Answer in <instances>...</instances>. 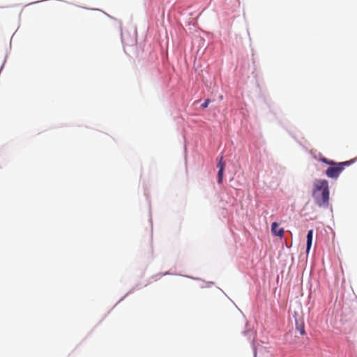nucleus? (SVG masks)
Segmentation results:
<instances>
[{"mask_svg":"<svg viewBox=\"0 0 357 357\" xmlns=\"http://www.w3.org/2000/svg\"><path fill=\"white\" fill-rule=\"evenodd\" d=\"M312 195L319 207L328 208L330 200L328 181L326 179H315Z\"/></svg>","mask_w":357,"mask_h":357,"instance_id":"1","label":"nucleus"},{"mask_svg":"<svg viewBox=\"0 0 357 357\" xmlns=\"http://www.w3.org/2000/svg\"><path fill=\"white\" fill-rule=\"evenodd\" d=\"M354 162L353 160L342 162H335V165H331L326 171V175L327 177L331 178L336 179L339 177L340 174L344 169V167L350 165Z\"/></svg>","mask_w":357,"mask_h":357,"instance_id":"2","label":"nucleus"},{"mask_svg":"<svg viewBox=\"0 0 357 357\" xmlns=\"http://www.w3.org/2000/svg\"><path fill=\"white\" fill-rule=\"evenodd\" d=\"M271 231L273 234L275 236H278L280 238H282L284 235V229L279 228L278 224L276 222H274L271 225Z\"/></svg>","mask_w":357,"mask_h":357,"instance_id":"3","label":"nucleus"},{"mask_svg":"<svg viewBox=\"0 0 357 357\" xmlns=\"http://www.w3.org/2000/svg\"><path fill=\"white\" fill-rule=\"evenodd\" d=\"M312 236H313V230L310 229L308 231V233L307 234V248H306V252L307 253L309 252L312 243Z\"/></svg>","mask_w":357,"mask_h":357,"instance_id":"4","label":"nucleus"},{"mask_svg":"<svg viewBox=\"0 0 357 357\" xmlns=\"http://www.w3.org/2000/svg\"><path fill=\"white\" fill-rule=\"evenodd\" d=\"M225 167V162L223 160V158L220 157L218 162L217 167L219 169V170L224 171Z\"/></svg>","mask_w":357,"mask_h":357,"instance_id":"5","label":"nucleus"},{"mask_svg":"<svg viewBox=\"0 0 357 357\" xmlns=\"http://www.w3.org/2000/svg\"><path fill=\"white\" fill-rule=\"evenodd\" d=\"M319 160L323 162L325 164H327V165H330V166L332 165H335V161L328 160V159H327L326 158H320Z\"/></svg>","mask_w":357,"mask_h":357,"instance_id":"6","label":"nucleus"},{"mask_svg":"<svg viewBox=\"0 0 357 357\" xmlns=\"http://www.w3.org/2000/svg\"><path fill=\"white\" fill-rule=\"evenodd\" d=\"M224 171L219 170L218 173V182L220 184L222 182Z\"/></svg>","mask_w":357,"mask_h":357,"instance_id":"7","label":"nucleus"},{"mask_svg":"<svg viewBox=\"0 0 357 357\" xmlns=\"http://www.w3.org/2000/svg\"><path fill=\"white\" fill-rule=\"evenodd\" d=\"M210 102H211V100L210 99H206L204 101V102L202 104V105H201L202 108H203V109L206 108L208 106Z\"/></svg>","mask_w":357,"mask_h":357,"instance_id":"8","label":"nucleus"},{"mask_svg":"<svg viewBox=\"0 0 357 357\" xmlns=\"http://www.w3.org/2000/svg\"><path fill=\"white\" fill-rule=\"evenodd\" d=\"M300 333H301V335H305V331L304 326L303 325H302L301 326Z\"/></svg>","mask_w":357,"mask_h":357,"instance_id":"9","label":"nucleus"}]
</instances>
